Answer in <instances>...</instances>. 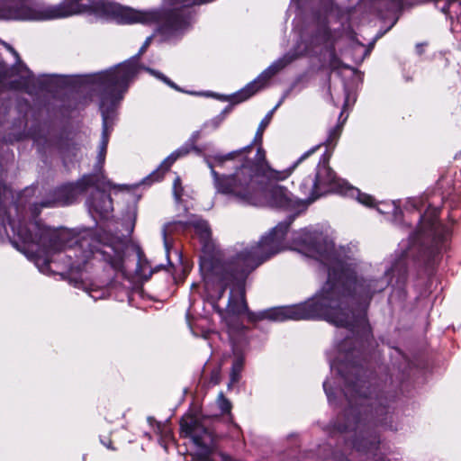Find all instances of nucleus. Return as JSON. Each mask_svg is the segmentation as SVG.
<instances>
[{"instance_id":"nucleus-26","label":"nucleus","mask_w":461,"mask_h":461,"mask_svg":"<svg viewBox=\"0 0 461 461\" xmlns=\"http://www.w3.org/2000/svg\"><path fill=\"white\" fill-rule=\"evenodd\" d=\"M165 435H166L167 437V436H169V432H168V431H166V432H165Z\"/></svg>"},{"instance_id":"nucleus-14","label":"nucleus","mask_w":461,"mask_h":461,"mask_svg":"<svg viewBox=\"0 0 461 461\" xmlns=\"http://www.w3.org/2000/svg\"><path fill=\"white\" fill-rule=\"evenodd\" d=\"M270 120H271V117H264L263 118V120L260 122V123L258 125V128L255 134L253 141L249 145V146H251V150H252L251 153H249L251 159H254L255 155L257 154L258 149H263V148L261 146L263 133H264V131L266 130V128L269 125Z\"/></svg>"},{"instance_id":"nucleus-1","label":"nucleus","mask_w":461,"mask_h":461,"mask_svg":"<svg viewBox=\"0 0 461 461\" xmlns=\"http://www.w3.org/2000/svg\"><path fill=\"white\" fill-rule=\"evenodd\" d=\"M347 117H339L326 140L304 152L285 170L270 167L266 152L258 149L251 159V146L225 155H205L217 194L242 205L296 210L252 245L237 244L212 258L201 260L203 290L215 311L246 314L250 321L270 320H325L343 329L328 354L331 377L362 379L358 330L353 319L357 307L358 260L347 248H336L332 239L316 227L287 231L303 206L284 186L272 183L286 179L293 170L321 145L326 147L314 176L304 178L299 189L308 204L337 193L367 207L375 198L337 176L329 160L342 133Z\"/></svg>"},{"instance_id":"nucleus-3","label":"nucleus","mask_w":461,"mask_h":461,"mask_svg":"<svg viewBox=\"0 0 461 461\" xmlns=\"http://www.w3.org/2000/svg\"><path fill=\"white\" fill-rule=\"evenodd\" d=\"M436 198L432 196L430 200L429 193L408 198L406 208L420 210L427 204L424 213L420 214L417 230L410 235L407 244L401 245L402 251L392 256L382 271L359 276L356 283L354 294L357 307L353 312V319L358 330L360 363L366 371V374L360 373L363 380H407L410 376L411 364L399 349H393L390 353L393 359L391 367L379 363L380 352L375 349L366 312L376 294L389 286L404 287L410 261L430 273L441 252L447 249L451 231L438 220L439 207L435 204Z\"/></svg>"},{"instance_id":"nucleus-8","label":"nucleus","mask_w":461,"mask_h":461,"mask_svg":"<svg viewBox=\"0 0 461 461\" xmlns=\"http://www.w3.org/2000/svg\"><path fill=\"white\" fill-rule=\"evenodd\" d=\"M294 56L286 54L281 59L272 63L265 69L255 80L248 84L244 88L230 97L231 104H238L247 100L258 91L262 89L277 72L293 61Z\"/></svg>"},{"instance_id":"nucleus-5","label":"nucleus","mask_w":461,"mask_h":461,"mask_svg":"<svg viewBox=\"0 0 461 461\" xmlns=\"http://www.w3.org/2000/svg\"><path fill=\"white\" fill-rule=\"evenodd\" d=\"M114 117H103L101 140L98 146L97 161L95 166V181L91 183V193L86 198V205L95 221L108 219L113 210V200L108 193L109 181L101 170L105 161L110 135L113 130Z\"/></svg>"},{"instance_id":"nucleus-18","label":"nucleus","mask_w":461,"mask_h":461,"mask_svg":"<svg viewBox=\"0 0 461 461\" xmlns=\"http://www.w3.org/2000/svg\"><path fill=\"white\" fill-rule=\"evenodd\" d=\"M217 403L219 405V408L221 409V412L227 413L231 409V403L223 395L222 393H221L217 399Z\"/></svg>"},{"instance_id":"nucleus-7","label":"nucleus","mask_w":461,"mask_h":461,"mask_svg":"<svg viewBox=\"0 0 461 461\" xmlns=\"http://www.w3.org/2000/svg\"><path fill=\"white\" fill-rule=\"evenodd\" d=\"M173 230H194L203 245H206L210 241L212 234L208 222L196 215H192L185 221H178L166 224L162 230V236L165 250L167 257L172 246L168 238V234Z\"/></svg>"},{"instance_id":"nucleus-16","label":"nucleus","mask_w":461,"mask_h":461,"mask_svg":"<svg viewBox=\"0 0 461 461\" xmlns=\"http://www.w3.org/2000/svg\"><path fill=\"white\" fill-rule=\"evenodd\" d=\"M244 358L242 357H237L232 363L231 370L230 374V384L229 386L237 384L240 381V374L243 369Z\"/></svg>"},{"instance_id":"nucleus-12","label":"nucleus","mask_w":461,"mask_h":461,"mask_svg":"<svg viewBox=\"0 0 461 461\" xmlns=\"http://www.w3.org/2000/svg\"><path fill=\"white\" fill-rule=\"evenodd\" d=\"M445 4L441 7V11L451 21L452 32H457L459 24V15L461 14V0H444Z\"/></svg>"},{"instance_id":"nucleus-19","label":"nucleus","mask_w":461,"mask_h":461,"mask_svg":"<svg viewBox=\"0 0 461 461\" xmlns=\"http://www.w3.org/2000/svg\"><path fill=\"white\" fill-rule=\"evenodd\" d=\"M183 187L181 185V179L177 176L173 184V194L176 201H179L182 195Z\"/></svg>"},{"instance_id":"nucleus-25","label":"nucleus","mask_w":461,"mask_h":461,"mask_svg":"<svg viewBox=\"0 0 461 461\" xmlns=\"http://www.w3.org/2000/svg\"><path fill=\"white\" fill-rule=\"evenodd\" d=\"M140 254H141V252L140 250H138L137 251V256H138L139 258H140Z\"/></svg>"},{"instance_id":"nucleus-11","label":"nucleus","mask_w":461,"mask_h":461,"mask_svg":"<svg viewBox=\"0 0 461 461\" xmlns=\"http://www.w3.org/2000/svg\"><path fill=\"white\" fill-rule=\"evenodd\" d=\"M28 117H18V122L20 124L24 123L26 126L30 125L28 131H20L13 136L8 137V141H19L27 137L32 138L38 144H42L43 146H50V138L51 136V132L47 126L41 125L40 122V117H31V120H27Z\"/></svg>"},{"instance_id":"nucleus-17","label":"nucleus","mask_w":461,"mask_h":461,"mask_svg":"<svg viewBox=\"0 0 461 461\" xmlns=\"http://www.w3.org/2000/svg\"><path fill=\"white\" fill-rule=\"evenodd\" d=\"M146 71H148L150 75L154 76L158 79L164 82L166 85L170 86L171 88L181 92V88L177 86L173 81H171L167 77H166L164 74H162L159 71H157L155 69L149 68H143Z\"/></svg>"},{"instance_id":"nucleus-9","label":"nucleus","mask_w":461,"mask_h":461,"mask_svg":"<svg viewBox=\"0 0 461 461\" xmlns=\"http://www.w3.org/2000/svg\"><path fill=\"white\" fill-rule=\"evenodd\" d=\"M201 131H194L192 136L189 138L187 141H185L180 148L172 152L168 157H167L159 165V167L150 173L143 182L146 184H151L156 181H159L164 174L170 168V167L174 164L176 160L178 158L186 156L192 150L194 151L197 155L202 154V149L195 145V142L200 138Z\"/></svg>"},{"instance_id":"nucleus-6","label":"nucleus","mask_w":461,"mask_h":461,"mask_svg":"<svg viewBox=\"0 0 461 461\" xmlns=\"http://www.w3.org/2000/svg\"><path fill=\"white\" fill-rule=\"evenodd\" d=\"M336 23L332 10L325 16L319 17L311 30V35L305 40L304 47H299L298 52H306L316 47L327 50L332 48L341 35L338 28L334 26Z\"/></svg>"},{"instance_id":"nucleus-20","label":"nucleus","mask_w":461,"mask_h":461,"mask_svg":"<svg viewBox=\"0 0 461 461\" xmlns=\"http://www.w3.org/2000/svg\"><path fill=\"white\" fill-rule=\"evenodd\" d=\"M221 122H222V117H215L204 124V129L206 127H208V125H210V126H212V130H215L219 127V125L221 123Z\"/></svg>"},{"instance_id":"nucleus-21","label":"nucleus","mask_w":461,"mask_h":461,"mask_svg":"<svg viewBox=\"0 0 461 461\" xmlns=\"http://www.w3.org/2000/svg\"><path fill=\"white\" fill-rule=\"evenodd\" d=\"M5 47L11 52L14 54V56L19 59V56H18V53L7 43H4Z\"/></svg>"},{"instance_id":"nucleus-24","label":"nucleus","mask_w":461,"mask_h":461,"mask_svg":"<svg viewBox=\"0 0 461 461\" xmlns=\"http://www.w3.org/2000/svg\"><path fill=\"white\" fill-rule=\"evenodd\" d=\"M197 287H198V285H197V284H194H194L192 285V290H194V289H195V288H197Z\"/></svg>"},{"instance_id":"nucleus-22","label":"nucleus","mask_w":461,"mask_h":461,"mask_svg":"<svg viewBox=\"0 0 461 461\" xmlns=\"http://www.w3.org/2000/svg\"><path fill=\"white\" fill-rule=\"evenodd\" d=\"M101 443L104 446H105L107 448L114 450V447H112V442L110 440L108 442H106V441L101 439Z\"/></svg>"},{"instance_id":"nucleus-4","label":"nucleus","mask_w":461,"mask_h":461,"mask_svg":"<svg viewBox=\"0 0 461 461\" xmlns=\"http://www.w3.org/2000/svg\"><path fill=\"white\" fill-rule=\"evenodd\" d=\"M152 37H148L138 56L118 66L93 75L86 76L77 89H69L52 96L45 104L48 111H81L92 102V93H97L99 112L110 115L118 111L130 83L139 73V56L149 47Z\"/></svg>"},{"instance_id":"nucleus-2","label":"nucleus","mask_w":461,"mask_h":461,"mask_svg":"<svg viewBox=\"0 0 461 461\" xmlns=\"http://www.w3.org/2000/svg\"><path fill=\"white\" fill-rule=\"evenodd\" d=\"M94 181L92 173L84 175L76 182L59 185L40 203L30 206V220H27L22 198L9 208L7 221L14 234V243L17 246L21 244L24 254L34 262L41 273L48 276L59 273L50 267L51 264H56L53 257L58 255L63 261L64 270L69 272L82 273L87 271L89 266H94L95 261H104L116 273V277L124 276L127 246L122 238L133 231L136 220L134 209L127 212L126 233L120 235L102 230L90 237L79 238L67 230L50 229L38 220L41 208L67 206L76 203L90 189Z\"/></svg>"},{"instance_id":"nucleus-13","label":"nucleus","mask_w":461,"mask_h":461,"mask_svg":"<svg viewBox=\"0 0 461 461\" xmlns=\"http://www.w3.org/2000/svg\"><path fill=\"white\" fill-rule=\"evenodd\" d=\"M13 73L18 74L19 79L11 80V86L16 89L27 90L32 77V72L27 67L19 60L16 67L13 68Z\"/></svg>"},{"instance_id":"nucleus-10","label":"nucleus","mask_w":461,"mask_h":461,"mask_svg":"<svg viewBox=\"0 0 461 461\" xmlns=\"http://www.w3.org/2000/svg\"><path fill=\"white\" fill-rule=\"evenodd\" d=\"M81 287L94 301L113 297L118 301H123L128 296V290L118 280L112 279L105 284L97 282L78 283Z\"/></svg>"},{"instance_id":"nucleus-23","label":"nucleus","mask_w":461,"mask_h":461,"mask_svg":"<svg viewBox=\"0 0 461 461\" xmlns=\"http://www.w3.org/2000/svg\"><path fill=\"white\" fill-rule=\"evenodd\" d=\"M393 4L397 6H403L404 3L402 2V0H393Z\"/></svg>"},{"instance_id":"nucleus-15","label":"nucleus","mask_w":461,"mask_h":461,"mask_svg":"<svg viewBox=\"0 0 461 461\" xmlns=\"http://www.w3.org/2000/svg\"><path fill=\"white\" fill-rule=\"evenodd\" d=\"M30 112V105L27 101L22 98L15 97L10 100V105L7 113H17L19 114L27 115Z\"/></svg>"},{"instance_id":"nucleus-27","label":"nucleus","mask_w":461,"mask_h":461,"mask_svg":"<svg viewBox=\"0 0 461 461\" xmlns=\"http://www.w3.org/2000/svg\"><path fill=\"white\" fill-rule=\"evenodd\" d=\"M439 0H437V2H438Z\"/></svg>"}]
</instances>
